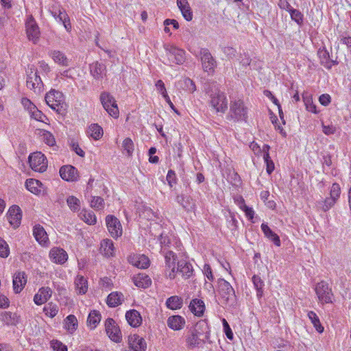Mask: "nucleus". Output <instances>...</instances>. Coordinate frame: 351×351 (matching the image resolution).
<instances>
[{
    "label": "nucleus",
    "mask_w": 351,
    "mask_h": 351,
    "mask_svg": "<svg viewBox=\"0 0 351 351\" xmlns=\"http://www.w3.org/2000/svg\"><path fill=\"white\" fill-rule=\"evenodd\" d=\"M210 330L208 323L205 320H200L189 330L186 339V345L189 348H194L206 342L210 343Z\"/></svg>",
    "instance_id": "1"
},
{
    "label": "nucleus",
    "mask_w": 351,
    "mask_h": 351,
    "mask_svg": "<svg viewBox=\"0 0 351 351\" xmlns=\"http://www.w3.org/2000/svg\"><path fill=\"white\" fill-rule=\"evenodd\" d=\"M218 293L222 304L234 306L236 303L235 292L232 285L226 280L219 278L217 281Z\"/></svg>",
    "instance_id": "2"
},
{
    "label": "nucleus",
    "mask_w": 351,
    "mask_h": 351,
    "mask_svg": "<svg viewBox=\"0 0 351 351\" xmlns=\"http://www.w3.org/2000/svg\"><path fill=\"white\" fill-rule=\"evenodd\" d=\"M247 118V108L241 99L230 101V111L227 119L234 121H246Z\"/></svg>",
    "instance_id": "3"
},
{
    "label": "nucleus",
    "mask_w": 351,
    "mask_h": 351,
    "mask_svg": "<svg viewBox=\"0 0 351 351\" xmlns=\"http://www.w3.org/2000/svg\"><path fill=\"white\" fill-rule=\"evenodd\" d=\"M209 105L217 112L225 113L228 109V99L226 94L219 89L213 90L210 95Z\"/></svg>",
    "instance_id": "4"
},
{
    "label": "nucleus",
    "mask_w": 351,
    "mask_h": 351,
    "mask_svg": "<svg viewBox=\"0 0 351 351\" xmlns=\"http://www.w3.org/2000/svg\"><path fill=\"white\" fill-rule=\"evenodd\" d=\"M63 94L56 90H51L45 95V101L47 104L58 114H62L63 111Z\"/></svg>",
    "instance_id": "5"
},
{
    "label": "nucleus",
    "mask_w": 351,
    "mask_h": 351,
    "mask_svg": "<svg viewBox=\"0 0 351 351\" xmlns=\"http://www.w3.org/2000/svg\"><path fill=\"white\" fill-rule=\"evenodd\" d=\"M315 291L319 302L322 304L332 303L334 295L328 282L322 280L317 283L315 287Z\"/></svg>",
    "instance_id": "6"
},
{
    "label": "nucleus",
    "mask_w": 351,
    "mask_h": 351,
    "mask_svg": "<svg viewBox=\"0 0 351 351\" xmlns=\"http://www.w3.org/2000/svg\"><path fill=\"white\" fill-rule=\"evenodd\" d=\"M100 101L104 108L112 117L117 118L119 111L116 103L115 99L106 92H103L100 95Z\"/></svg>",
    "instance_id": "7"
},
{
    "label": "nucleus",
    "mask_w": 351,
    "mask_h": 351,
    "mask_svg": "<svg viewBox=\"0 0 351 351\" xmlns=\"http://www.w3.org/2000/svg\"><path fill=\"white\" fill-rule=\"evenodd\" d=\"M26 85L29 89L33 90L35 93L41 92L43 83L34 67L29 68L27 71Z\"/></svg>",
    "instance_id": "8"
},
{
    "label": "nucleus",
    "mask_w": 351,
    "mask_h": 351,
    "mask_svg": "<svg viewBox=\"0 0 351 351\" xmlns=\"http://www.w3.org/2000/svg\"><path fill=\"white\" fill-rule=\"evenodd\" d=\"M164 47L169 63L183 64L185 60V52L183 49L170 45H165Z\"/></svg>",
    "instance_id": "9"
},
{
    "label": "nucleus",
    "mask_w": 351,
    "mask_h": 351,
    "mask_svg": "<svg viewBox=\"0 0 351 351\" xmlns=\"http://www.w3.org/2000/svg\"><path fill=\"white\" fill-rule=\"evenodd\" d=\"M30 167L35 171L44 172L47 167L46 157L41 152H34L29 156Z\"/></svg>",
    "instance_id": "10"
},
{
    "label": "nucleus",
    "mask_w": 351,
    "mask_h": 351,
    "mask_svg": "<svg viewBox=\"0 0 351 351\" xmlns=\"http://www.w3.org/2000/svg\"><path fill=\"white\" fill-rule=\"evenodd\" d=\"M200 59L204 71L213 73L217 66V62L208 49H201Z\"/></svg>",
    "instance_id": "11"
},
{
    "label": "nucleus",
    "mask_w": 351,
    "mask_h": 351,
    "mask_svg": "<svg viewBox=\"0 0 351 351\" xmlns=\"http://www.w3.org/2000/svg\"><path fill=\"white\" fill-rule=\"evenodd\" d=\"M26 34L29 40L36 43L40 38V32L38 25L32 16H29L25 23Z\"/></svg>",
    "instance_id": "12"
},
{
    "label": "nucleus",
    "mask_w": 351,
    "mask_h": 351,
    "mask_svg": "<svg viewBox=\"0 0 351 351\" xmlns=\"http://www.w3.org/2000/svg\"><path fill=\"white\" fill-rule=\"evenodd\" d=\"M105 330L109 338L117 343L122 339L121 330L116 324L115 321L112 318H108L105 322Z\"/></svg>",
    "instance_id": "13"
},
{
    "label": "nucleus",
    "mask_w": 351,
    "mask_h": 351,
    "mask_svg": "<svg viewBox=\"0 0 351 351\" xmlns=\"http://www.w3.org/2000/svg\"><path fill=\"white\" fill-rule=\"evenodd\" d=\"M106 222L108 230L113 238H118L121 236V224L117 217L112 215H108L106 218Z\"/></svg>",
    "instance_id": "14"
},
{
    "label": "nucleus",
    "mask_w": 351,
    "mask_h": 351,
    "mask_svg": "<svg viewBox=\"0 0 351 351\" xmlns=\"http://www.w3.org/2000/svg\"><path fill=\"white\" fill-rule=\"evenodd\" d=\"M7 218L10 224L16 228L19 226L22 219V210L17 205L12 206L7 213Z\"/></svg>",
    "instance_id": "15"
},
{
    "label": "nucleus",
    "mask_w": 351,
    "mask_h": 351,
    "mask_svg": "<svg viewBox=\"0 0 351 351\" xmlns=\"http://www.w3.org/2000/svg\"><path fill=\"white\" fill-rule=\"evenodd\" d=\"M60 177L68 182H75L77 180L78 171L71 165H64L60 169Z\"/></svg>",
    "instance_id": "16"
},
{
    "label": "nucleus",
    "mask_w": 351,
    "mask_h": 351,
    "mask_svg": "<svg viewBox=\"0 0 351 351\" xmlns=\"http://www.w3.org/2000/svg\"><path fill=\"white\" fill-rule=\"evenodd\" d=\"M128 261L132 265L140 269H146L149 266L148 257L143 254L130 255L128 256Z\"/></svg>",
    "instance_id": "17"
},
{
    "label": "nucleus",
    "mask_w": 351,
    "mask_h": 351,
    "mask_svg": "<svg viewBox=\"0 0 351 351\" xmlns=\"http://www.w3.org/2000/svg\"><path fill=\"white\" fill-rule=\"evenodd\" d=\"M50 258L53 263L62 265L68 259V254L65 250L62 248H52L49 253Z\"/></svg>",
    "instance_id": "18"
},
{
    "label": "nucleus",
    "mask_w": 351,
    "mask_h": 351,
    "mask_svg": "<svg viewBox=\"0 0 351 351\" xmlns=\"http://www.w3.org/2000/svg\"><path fill=\"white\" fill-rule=\"evenodd\" d=\"M13 289L16 293H19L27 282V276L24 271H18L13 276Z\"/></svg>",
    "instance_id": "19"
},
{
    "label": "nucleus",
    "mask_w": 351,
    "mask_h": 351,
    "mask_svg": "<svg viewBox=\"0 0 351 351\" xmlns=\"http://www.w3.org/2000/svg\"><path fill=\"white\" fill-rule=\"evenodd\" d=\"M176 201L187 212L194 211L195 202L191 196L177 195Z\"/></svg>",
    "instance_id": "20"
},
{
    "label": "nucleus",
    "mask_w": 351,
    "mask_h": 351,
    "mask_svg": "<svg viewBox=\"0 0 351 351\" xmlns=\"http://www.w3.org/2000/svg\"><path fill=\"white\" fill-rule=\"evenodd\" d=\"M52 291L49 287H42L34 297V302L37 305H41L51 298Z\"/></svg>",
    "instance_id": "21"
},
{
    "label": "nucleus",
    "mask_w": 351,
    "mask_h": 351,
    "mask_svg": "<svg viewBox=\"0 0 351 351\" xmlns=\"http://www.w3.org/2000/svg\"><path fill=\"white\" fill-rule=\"evenodd\" d=\"M177 272L180 273L186 279L189 278L193 274V266L185 261H180L177 263Z\"/></svg>",
    "instance_id": "22"
},
{
    "label": "nucleus",
    "mask_w": 351,
    "mask_h": 351,
    "mask_svg": "<svg viewBox=\"0 0 351 351\" xmlns=\"http://www.w3.org/2000/svg\"><path fill=\"white\" fill-rule=\"evenodd\" d=\"M90 71L95 79L100 80L106 75V67L105 64L95 62L90 65Z\"/></svg>",
    "instance_id": "23"
},
{
    "label": "nucleus",
    "mask_w": 351,
    "mask_h": 351,
    "mask_svg": "<svg viewBox=\"0 0 351 351\" xmlns=\"http://www.w3.org/2000/svg\"><path fill=\"white\" fill-rule=\"evenodd\" d=\"M125 318L128 324L132 327H138L142 322V318L139 312L134 309L127 311Z\"/></svg>",
    "instance_id": "24"
},
{
    "label": "nucleus",
    "mask_w": 351,
    "mask_h": 351,
    "mask_svg": "<svg viewBox=\"0 0 351 351\" xmlns=\"http://www.w3.org/2000/svg\"><path fill=\"white\" fill-rule=\"evenodd\" d=\"M189 309L195 315L202 317L205 311L204 302L197 298L193 299L190 302Z\"/></svg>",
    "instance_id": "25"
},
{
    "label": "nucleus",
    "mask_w": 351,
    "mask_h": 351,
    "mask_svg": "<svg viewBox=\"0 0 351 351\" xmlns=\"http://www.w3.org/2000/svg\"><path fill=\"white\" fill-rule=\"evenodd\" d=\"M123 300L124 296L122 293L114 291L107 297L106 303L109 307L114 308L121 304Z\"/></svg>",
    "instance_id": "26"
},
{
    "label": "nucleus",
    "mask_w": 351,
    "mask_h": 351,
    "mask_svg": "<svg viewBox=\"0 0 351 351\" xmlns=\"http://www.w3.org/2000/svg\"><path fill=\"white\" fill-rule=\"evenodd\" d=\"M177 5L182 12L183 17L191 21L193 19V12L187 0H177Z\"/></svg>",
    "instance_id": "27"
},
{
    "label": "nucleus",
    "mask_w": 351,
    "mask_h": 351,
    "mask_svg": "<svg viewBox=\"0 0 351 351\" xmlns=\"http://www.w3.org/2000/svg\"><path fill=\"white\" fill-rule=\"evenodd\" d=\"M129 345L132 346L136 351H145L147 348L144 339L136 335L129 337Z\"/></svg>",
    "instance_id": "28"
},
{
    "label": "nucleus",
    "mask_w": 351,
    "mask_h": 351,
    "mask_svg": "<svg viewBox=\"0 0 351 351\" xmlns=\"http://www.w3.org/2000/svg\"><path fill=\"white\" fill-rule=\"evenodd\" d=\"M0 320L8 326H16L19 322L16 313L10 311H4L0 313Z\"/></svg>",
    "instance_id": "29"
},
{
    "label": "nucleus",
    "mask_w": 351,
    "mask_h": 351,
    "mask_svg": "<svg viewBox=\"0 0 351 351\" xmlns=\"http://www.w3.org/2000/svg\"><path fill=\"white\" fill-rule=\"evenodd\" d=\"M185 324V319L180 315L170 316L167 319L168 326L174 330H181Z\"/></svg>",
    "instance_id": "30"
},
{
    "label": "nucleus",
    "mask_w": 351,
    "mask_h": 351,
    "mask_svg": "<svg viewBox=\"0 0 351 351\" xmlns=\"http://www.w3.org/2000/svg\"><path fill=\"white\" fill-rule=\"evenodd\" d=\"M261 230L264 233L265 236L271 241L274 244L278 247L280 246L281 242L280 237L277 234L273 232L271 228L266 223L261 224Z\"/></svg>",
    "instance_id": "31"
},
{
    "label": "nucleus",
    "mask_w": 351,
    "mask_h": 351,
    "mask_svg": "<svg viewBox=\"0 0 351 351\" xmlns=\"http://www.w3.org/2000/svg\"><path fill=\"white\" fill-rule=\"evenodd\" d=\"M75 290L78 294H85L88 291V281L81 275H77L75 279Z\"/></svg>",
    "instance_id": "32"
},
{
    "label": "nucleus",
    "mask_w": 351,
    "mask_h": 351,
    "mask_svg": "<svg viewBox=\"0 0 351 351\" xmlns=\"http://www.w3.org/2000/svg\"><path fill=\"white\" fill-rule=\"evenodd\" d=\"M27 189L35 195H39L43 189V184L38 180L27 179L25 182Z\"/></svg>",
    "instance_id": "33"
},
{
    "label": "nucleus",
    "mask_w": 351,
    "mask_h": 351,
    "mask_svg": "<svg viewBox=\"0 0 351 351\" xmlns=\"http://www.w3.org/2000/svg\"><path fill=\"white\" fill-rule=\"evenodd\" d=\"M33 234L36 240L41 244L45 243L48 240L47 234L44 228L39 224L34 227Z\"/></svg>",
    "instance_id": "34"
},
{
    "label": "nucleus",
    "mask_w": 351,
    "mask_h": 351,
    "mask_svg": "<svg viewBox=\"0 0 351 351\" xmlns=\"http://www.w3.org/2000/svg\"><path fill=\"white\" fill-rule=\"evenodd\" d=\"M133 281L136 287L141 288H147L152 283L150 278L145 274H138L133 278Z\"/></svg>",
    "instance_id": "35"
},
{
    "label": "nucleus",
    "mask_w": 351,
    "mask_h": 351,
    "mask_svg": "<svg viewBox=\"0 0 351 351\" xmlns=\"http://www.w3.org/2000/svg\"><path fill=\"white\" fill-rule=\"evenodd\" d=\"M337 201L329 197L324 199L319 200L316 202V206L319 210L324 212L329 210L335 204Z\"/></svg>",
    "instance_id": "36"
},
{
    "label": "nucleus",
    "mask_w": 351,
    "mask_h": 351,
    "mask_svg": "<svg viewBox=\"0 0 351 351\" xmlns=\"http://www.w3.org/2000/svg\"><path fill=\"white\" fill-rule=\"evenodd\" d=\"M87 133L93 139L99 140L103 136L104 132L101 126L97 123H93L88 127Z\"/></svg>",
    "instance_id": "37"
},
{
    "label": "nucleus",
    "mask_w": 351,
    "mask_h": 351,
    "mask_svg": "<svg viewBox=\"0 0 351 351\" xmlns=\"http://www.w3.org/2000/svg\"><path fill=\"white\" fill-rule=\"evenodd\" d=\"M65 328L70 332L73 333L77 328L78 323L76 317L73 315H68L64 319Z\"/></svg>",
    "instance_id": "38"
},
{
    "label": "nucleus",
    "mask_w": 351,
    "mask_h": 351,
    "mask_svg": "<svg viewBox=\"0 0 351 351\" xmlns=\"http://www.w3.org/2000/svg\"><path fill=\"white\" fill-rule=\"evenodd\" d=\"M182 299L177 295L171 296L166 301L167 308L171 310L180 309L182 306Z\"/></svg>",
    "instance_id": "39"
},
{
    "label": "nucleus",
    "mask_w": 351,
    "mask_h": 351,
    "mask_svg": "<svg viewBox=\"0 0 351 351\" xmlns=\"http://www.w3.org/2000/svg\"><path fill=\"white\" fill-rule=\"evenodd\" d=\"M318 56L320 59V63L327 69H330L332 66V60L330 59L329 53L325 49L319 50Z\"/></svg>",
    "instance_id": "40"
},
{
    "label": "nucleus",
    "mask_w": 351,
    "mask_h": 351,
    "mask_svg": "<svg viewBox=\"0 0 351 351\" xmlns=\"http://www.w3.org/2000/svg\"><path fill=\"white\" fill-rule=\"evenodd\" d=\"M50 56L53 61L62 66H68L69 61L66 56L60 51H53L50 53Z\"/></svg>",
    "instance_id": "41"
},
{
    "label": "nucleus",
    "mask_w": 351,
    "mask_h": 351,
    "mask_svg": "<svg viewBox=\"0 0 351 351\" xmlns=\"http://www.w3.org/2000/svg\"><path fill=\"white\" fill-rule=\"evenodd\" d=\"M178 86L190 93H193L196 90L194 82L189 77H184L178 82Z\"/></svg>",
    "instance_id": "42"
},
{
    "label": "nucleus",
    "mask_w": 351,
    "mask_h": 351,
    "mask_svg": "<svg viewBox=\"0 0 351 351\" xmlns=\"http://www.w3.org/2000/svg\"><path fill=\"white\" fill-rule=\"evenodd\" d=\"M101 320V314L99 311H92L88 317L87 323L91 329L96 328Z\"/></svg>",
    "instance_id": "43"
},
{
    "label": "nucleus",
    "mask_w": 351,
    "mask_h": 351,
    "mask_svg": "<svg viewBox=\"0 0 351 351\" xmlns=\"http://www.w3.org/2000/svg\"><path fill=\"white\" fill-rule=\"evenodd\" d=\"M162 252L164 254L166 267L171 268V267L176 266V262L177 260V256L176 254L171 250L166 252L165 249H164Z\"/></svg>",
    "instance_id": "44"
},
{
    "label": "nucleus",
    "mask_w": 351,
    "mask_h": 351,
    "mask_svg": "<svg viewBox=\"0 0 351 351\" xmlns=\"http://www.w3.org/2000/svg\"><path fill=\"white\" fill-rule=\"evenodd\" d=\"M288 11L291 15L293 21L296 22L298 25H302L303 23V14L299 10L294 9L287 3Z\"/></svg>",
    "instance_id": "45"
},
{
    "label": "nucleus",
    "mask_w": 351,
    "mask_h": 351,
    "mask_svg": "<svg viewBox=\"0 0 351 351\" xmlns=\"http://www.w3.org/2000/svg\"><path fill=\"white\" fill-rule=\"evenodd\" d=\"M252 282L256 290V296L258 298H261L263 295L264 282L260 276L256 275L253 276Z\"/></svg>",
    "instance_id": "46"
},
{
    "label": "nucleus",
    "mask_w": 351,
    "mask_h": 351,
    "mask_svg": "<svg viewBox=\"0 0 351 351\" xmlns=\"http://www.w3.org/2000/svg\"><path fill=\"white\" fill-rule=\"evenodd\" d=\"M307 315L316 330L319 333H322L324 331V327L321 324L319 319L316 313L313 311H309Z\"/></svg>",
    "instance_id": "47"
},
{
    "label": "nucleus",
    "mask_w": 351,
    "mask_h": 351,
    "mask_svg": "<svg viewBox=\"0 0 351 351\" xmlns=\"http://www.w3.org/2000/svg\"><path fill=\"white\" fill-rule=\"evenodd\" d=\"M101 247L103 249L106 256H113L114 247L112 240H104L101 243Z\"/></svg>",
    "instance_id": "48"
},
{
    "label": "nucleus",
    "mask_w": 351,
    "mask_h": 351,
    "mask_svg": "<svg viewBox=\"0 0 351 351\" xmlns=\"http://www.w3.org/2000/svg\"><path fill=\"white\" fill-rule=\"evenodd\" d=\"M302 98L306 109L311 112L317 113L316 106L313 104L312 97L307 93L302 94Z\"/></svg>",
    "instance_id": "49"
},
{
    "label": "nucleus",
    "mask_w": 351,
    "mask_h": 351,
    "mask_svg": "<svg viewBox=\"0 0 351 351\" xmlns=\"http://www.w3.org/2000/svg\"><path fill=\"white\" fill-rule=\"evenodd\" d=\"M43 311L46 315L53 318L58 314V307L56 304L49 302L44 307Z\"/></svg>",
    "instance_id": "50"
},
{
    "label": "nucleus",
    "mask_w": 351,
    "mask_h": 351,
    "mask_svg": "<svg viewBox=\"0 0 351 351\" xmlns=\"http://www.w3.org/2000/svg\"><path fill=\"white\" fill-rule=\"evenodd\" d=\"M41 136L43 141L49 146H53L56 145L54 136L50 132L43 130Z\"/></svg>",
    "instance_id": "51"
},
{
    "label": "nucleus",
    "mask_w": 351,
    "mask_h": 351,
    "mask_svg": "<svg viewBox=\"0 0 351 351\" xmlns=\"http://www.w3.org/2000/svg\"><path fill=\"white\" fill-rule=\"evenodd\" d=\"M66 202L69 208L74 212L79 210L80 209V200L75 196H69Z\"/></svg>",
    "instance_id": "52"
},
{
    "label": "nucleus",
    "mask_w": 351,
    "mask_h": 351,
    "mask_svg": "<svg viewBox=\"0 0 351 351\" xmlns=\"http://www.w3.org/2000/svg\"><path fill=\"white\" fill-rule=\"evenodd\" d=\"M90 206L97 210H101L104 208V201L101 197L93 196L90 201Z\"/></svg>",
    "instance_id": "53"
},
{
    "label": "nucleus",
    "mask_w": 351,
    "mask_h": 351,
    "mask_svg": "<svg viewBox=\"0 0 351 351\" xmlns=\"http://www.w3.org/2000/svg\"><path fill=\"white\" fill-rule=\"evenodd\" d=\"M10 254V248L6 241L0 237V256L7 258Z\"/></svg>",
    "instance_id": "54"
},
{
    "label": "nucleus",
    "mask_w": 351,
    "mask_h": 351,
    "mask_svg": "<svg viewBox=\"0 0 351 351\" xmlns=\"http://www.w3.org/2000/svg\"><path fill=\"white\" fill-rule=\"evenodd\" d=\"M341 194V188L338 183H333L330 191V197L337 201Z\"/></svg>",
    "instance_id": "55"
},
{
    "label": "nucleus",
    "mask_w": 351,
    "mask_h": 351,
    "mask_svg": "<svg viewBox=\"0 0 351 351\" xmlns=\"http://www.w3.org/2000/svg\"><path fill=\"white\" fill-rule=\"evenodd\" d=\"M122 146L128 153V156H131L134 151V143L130 138H126L123 140Z\"/></svg>",
    "instance_id": "56"
},
{
    "label": "nucleus",
    "mask_w": 351,
    "mask_h": 351,
    "mask_svg": "<svg viewBox=\"0 0 351 351\" xmlns=\"http://www.w3.org/2000/svg\"><path fill=\"white\" fill-rule=\"evenodd\" d=\"M242 205L240 206V208L244 211L246 217L252 220L254 218V211L252 208L247 206L245 204V200L242 199Z\"/></svg>",
    "instance_id": "57"
},
{
    "label": "nucleus",
    "mask_w": 351,
    "mask_h": 351,
    "mask_svg": "<svg viewBox=\"0 0 351 351\" xmlns=\"http://www.w3.org/2000/svg\"><path fill=\"white\" fill-rule=\"evenodd\" d=\"M51 347L53 351H67V347L58 340H52Z\"/></svg>",
    "instance_id": "58"
},
{
    "label": "nucleus",
    "mask_w": 351,
    "mask_h": 351,
    "mask_svg": "<svg viewBox=\"0 0 351 351\" xmlns=\"http://www.w3.org/2000/svg\"><path fill=\"white\" fill-rule=\"evenodd\" d=\"M83 219L90 225L95 224L97 221L96 217L93 212H85L83 215Z\"/></svg>",
    "instance_id": "59"
},
{
    "label": "nucleus",
    "mask_w": 351,
    "mask_h": 351,
    "mask_svg": "<svg viewBox=\"0 0 351 351\" xmlns=\"http://www.w3.org/2000/svg\"><path fill=\"white\" fill-rule=\"evenodd\" d=\"M222 324L223 327V331L227 337V338L230 340L233 339V332L232 331V329L230 326H229L228 322L226 320V319H222Z\"/></svg>",
    "instance_id": "60"
},
{
    "label": "nucleus",
    "mask_w": 351,
    "mask_h": 351,
    "mask_svg": "<svg viewBox=\"0 0 351 351\" xmlns=\"http://www.w3.org/2000/svg\"><path fill=\"white\" fill-rule=\"evenodd\" d=\"M223 53L229 58L232 59L236 56L237 51L232 47H224L222 49Z\"/></svg>",
    "instance_id": "61"
},
{
    "label": "nucleus",
    "mask_w": 351,
    "mask_h": 351,
    "mask_svg": "<svg viewBox=\"0 0 351 351\" xmlns=\"http://www.w3.org/2000/svg\"><path fill=\"white\" fill-rule=\"evenodd\" d=\"M32 118L36 119V121H43V117L45 115L43 112L37 109L35 106V108H33L32 111H30Z\"/></svg>",
    "instance_id": "62"
},
{
    "label": "nucleus",
    "mask_w": 351,
    "mask_h": 351,
    "mask_svg": "<svg viewBox=\"0 0 351 351\" xmlns=\"http://www.w3.org/2000/svg\"><path fill=\"white\" fill-rule=\"evenodd\" d=\"M167 180L171 187L176 183V176L173 170H169L167 175Z\"/></svg>",
    "instance_id": "63"
},
{
    "label": "nucleus",
    "mask_w": 351,
    "mask_h": 351,
    "mask_svg": "<svg viewBox=\"0 0 351 351\" xmlns=\"http://www.w3.org/2000/svg\"><path fill=\"white\" fill-rule=\"evenodd\" d=\"M156 87L157 90L160 93L162 97H164V95H167L165 84L161 80H158L156 82Z\"/></svg>",
    "instance_id": "64"
}]
</instances>
